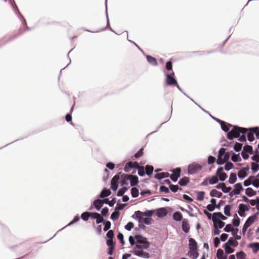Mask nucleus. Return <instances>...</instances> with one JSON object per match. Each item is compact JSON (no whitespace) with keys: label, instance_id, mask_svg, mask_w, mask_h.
I'll return each instance as SVG.
<instances>
[{"label":"nucleus","instance_id":"obj_1","mask_svg":"<svg viewBox=\"0 0 259 259\" xmlns=\"http://www.w3.org/2000/svg\"><path fill=\"white\" fill-rule=\"evenodd\" d=\"M247 132L248 129L246 128L233 125L229 132L227 134V138L230 140L238 138V141L244 142L246 141L245 134Z\"/></svg>","mask_w":259,"mask_h":259},{"label":"nucleus","instance_id":"obj_2","mask_svg":"<svg viewBox=\"0 0 259 259\" xmlns=\"http://www.w3.org/2000/svg\"><path fill=\"white\" fill-rule=\"evenodd\" d=\"M165 76V83L168 86H175L177 84V80L175 78V73L172 72L171 73H168L166 71L163 70Z\"/></svg>","mask_w":259,"mask_h":259},{"label":"nucleus","instance_id":"obj_3","mask_svg":"<svg viewBox=\"0 0 259 259\" xmlns=\"http://www.w3.org/2000/svg\"><path fill=\"white\" fill-rule=\"evenodd\" d=\"M153 214L152 210H147L145 212H142L140 210L136 211L134 214L133 215V218L138 220V222L140 223L143 219L144 216L146 218H150Z\"/></svg>","mask_w":259,"mask_h":259},{"label":"nucleus","instance_id":"obj_4","mask_svg":"<svg viewBox=\"0 0 259 259\" xmlns=\"http://www.w3.org/2000/svg\"><path fill=\"white\" fill-rule=\"evenodd\" d=\"M259 214L258 211L254 213L250 217H249L246 221L245 224L243 225V228H242V233L243 234L245 233V232L246 231V230L248 228L250 227V226L253 223L255 220L256 219L257 215Z\"/></svg>","mask_w":259,"mask_h":259},{"label":"nucleus","instance_id":"obj_5","mask_svg":"<svg viewBox=\"0 0 259 259\" xmlns=\"http://www.w3.org/2000/svg\"><path fill=\"white\" fill-rule=\"evenodd\" d=\"M202 169V166L196 163L189 164L188 167V173L189 175H193L196 174L198 171Z\"/></svg>","mask_w":259,"mask_h":259},{"label":"nucleus","instance_id":"obj_6","mask_svg":"<svg viewBox=\"0 0 259 259\" xmlns=\"http://www.w3.org/2000/svg\"><path fill=\"white\" fill-rule=\"evenodd\" d=\"M135 239L136 240L138 244H145L146 246L145 248H149L150 247V243L147 241L146 238L143 237L141 235H136L135 236Z\"/></svg>","mask_w":259,"mask_h":259},{"label":"nucleus","instance_id":"obj_7","mask_svg":"<svg viewBox=\"0 0 259 259\" xmlns=\"http://www.w3.org/2000/svg\"><path fill=\"white\" fill-rule=\"evenodd\" d=\"M120 179V177L118 175L114 176L111 181V189L115 191L117 190L118 187V181Z\"/></svg>","mask_w":259,"mask_h":259},{"label":"nucleus","instance_id":"obj_8","mask_svg":"<svg viewBox=\"0 0 259 259\" xmlns=\"http://www.w3.org/2000/svg\"><path fill=\"white\" fill-rule=\"evenodd\" d=\"M235 189L229 193V195L232 197L234 195H239L241 191L243 190L242 184L240 183H237L234 185Z\"/></svg>","mask_w":259,"mask_h":259},{"label":"nucleus","instance_id":"obj_9","mask_svg":"<svg viewBox=\"0 0 259 259\" xmlns=\"http://www.w3.org/2000/svg\"><path fill=\"white\" fill-rule=\"evenodd\" d=\"M133 168H139V163L137 161L133 162L129 161L125 165L124 167V170L128 172L130 171V169Z\"/></svg>","mask_w":259,"mask_h":259},{"label":"nucleus","instance_id":"obj_10","mask_svg":"<svg viewBox=\"0 0 259 259\" xmlns=\"http://www.w3.org/2000/svg\"><path fill=\"white\" fill-rule=\"evenodd\" d=\"M226 149L224 148H221L218 152V159L217 160V163L219 165L224 164V161H222V158L224 157V154H225Z\"/></svg>","mask_w":259,"mask_h":259},{"label":"nucleus","instance_id":"obj_11","mask_svg":"<svg viewBox=\"0 0 259 259\" xmlns=\"http://www.w3.org/2000/svg\"><path fill=\"white\" fill-rule=\"evenodd\" d=\"M10 3H11L13 9L15 11L16 13L18 15V16H20L22 18V19H23V21L22 22V24H23L24 25H26V21H25V19L24 18V17L22 16H21V15L20 14V13L18 10V9L17 8V6H16V4L15 3L14 1L10 0Z\"/></svg>","mask_w":259,"mask_h":259},{"label":"nucleus","instance_id":"obj_12","mask_svg":"<svg viewBox=\"0 0 259 259\" xmlns=\"http://www.w3.org/2000/svg\"><path fill=\"white\" fill-rule=\"evenodd\" d=\"M132 252L136 255L141 257L144 258H148L150 257V254L146 252H144L143 251H132Z\"/></svg>","mask_w":259,"mask_h":259},{"label":"nucleus","instance_id":"obj_13","mask_svg":"<svg viewBox=\"0 0 259 259\" xmlns=\"http://www.w3.org/2000/svg\"><path fill=\"white\" fill-rule=\"evenodd\" d=\"M189 249L191 250L194 251L197 248V244L196 241L193 238H190L189 239Z\"/></svg>","mask_w":259,"mask_h":259},{"label":"nucleus","instance_id":"obj_14","mask_svg":"<svg viewBox=\"0 0 259 259\" xmlns=\"http://www.w3.org/2000/svg\"><path fill=\"white\" fill-rule=\"evenodd\" d=\"M232 125L225 121L221 125V129L226 133H228L232 127Z\"/></svg>","mask_w":259,"mask_h":259},{"label":"nucleus","instance_id":"obj_15","mask_svg":"<svg viewBox=\"0 0 259 259\" xmlns=\"http://www.w3.org/2000/svg\"><path fill=\"white\" fill-rule=\"evenodd\" d=\"M182 230L186 233L189 232L190 226L187 219L183 220L182 225Z\"/></svg>","mask_w":259,"mask_h":259},{"label":"nucleus","instance_id":"obj_16","mask_svg":"<svg viewBox=\"0 0 259 259\" xmlns=\"http://www.w3.org/2000/svg\"><path fill=\"white\" fill-rule=\"evenodd\" d=\"M167 214V211L165 208L162 207L159 208L157 211V215L158 218H163Z\"/></svg>","mask_w":259,"mask_h":259},{"label":"nucleus","instance_id":"obj_17","mask_svg":"<svg viewBox=\"0 0 259 259\" xmlns=\"http://www.w3.org/2000/svg\"><path fill=\"white\" fill-rule=\"evenodd\" d=\"M121 178L122 181H121V186H124L127 184V181L131 179V175L123 174L121 175Z\"/></svg>","mask_w":259,"mask_h":259},{"label":"nucleus","instance_id":"obj_18","mask_svg":"<svg viewBox=\"0 0 259 259\" xmlns=\"http://www.w3.org/2000/svg\"><path fill=\"white\" fill-rule=\"evenodd\" d=\"M146 57L147 58V61L149 64L153 66L157 65V61L154 57L149 55H146Z\"/></svg>","mask_w":259,"mask_h":259},{"label":"nucleus","instance_id":"obj_19","mask_svg":"<svg viewBox=\"0 0 259 259\" xmlns=\"http://www.w3.org/2000/svg\"><path fill=\"white\" fill-rule=\"evenodd\" d=\"M94 206L97 210H99L103 205L102 200L100 199H96L93 202Z\"/></svg>","mask_w":259,"mask_h":259},{"label":"nucleus","instance_id":"obj_20","mask_svg":"<svg viewBox=\"0 0 259 259\" xmlns=\"http://www.w3.org/2000/svg\"><path fill=\"white\" fill-rule=\"evenodd\" d=\"M248 247L252 249L253 252L255 253L259 250V243L253 242L249 244Z\"/></svg>","mask_w":259,"mask_h":259},{"label":"nucleus","instance_id":"obj_21","mask_svg":"<svg viewBox=\"0 0 259 259\" xmlns=\"http://www.w3.org/2000/svg\"><path fill=\"white\" fill-rule=\"evenodd\" d=\"M169 175L168 172L158 173L155 175L154 178L157 180H161L168 177Z\"/></svg>","mask_w":259,"mask_h":259},{"label":"nucleus","instance_id":"obj_22","mask_svg":"<svg viewBox=\"0 0 259 259\" xmlns=\"http://www.w3.org/2000/svg\"><path fill=\"white\" fill-rule=\"evenodd\" d=\"M247 139L249 142H252L254 140V131L251 128L248 130Z\"/></svg>","mask_w":259,"mask_h":259},{"label":"nucleus","instance_id":"obj_23","mask_svg":"<svg viewBox=\"0 0 259 259\" xmlns=\"http://www.w3.org/2000/svg\"><path fill=\"white\" fill-rule=\"evenodd\" d=\"M111 194V191L109 189L104 188L101 191L99 197L101 198H104V197H107Z\"/></svg>","mask_w":259,"mask_h":259},{"label":"nucleus","instance_id":"obj_24","mask_svg":"<svg viewBox=\"0 0 259 259\" xmlns=\"http://www.w3.org/2000/svg\"><path fill=\"white\" fill-rule=\"evenodd\" d=\"M209 195L211 197H215L219 198H221L222 196V193L215 189L212 190L210 192Z\"/></svg>","mask_w":259,"mask_h":259},{"label":"nucleus","instance_id":"obj_25","mask_svg":"<svg viewBox=\"0 0 259 259\" xmlns=\"http://www.w3.org/2000/svg\"><path fill=\"white\" fill-rule=\"evenodd\" d=\"M173 219L176 221H181L183 219L182 214L179 211H176L173 213Z\"/></svg>","mask_w":259,"mask_h":259},{"label":"nucleus","instance_id":"obj_26","mask_svg":"<svg viewBox=\"0 0 259 259\" xmlns=\"http://www.w3.org/2000/svg\"><path fill=\"white\" fill-rule=\"evenodd\" d=\"M189 178L188 177H185L180 180L179 184L181 186H185L189 183Z\"/></svg>","mask_w":259,"mask_h":259},{"label":"nucleus","instance_id":"obj_27","mask_svg":"<svg viewBox=\"0 0 259 259\" xmlns=\"http://www.w3.org/2000/svg\"><path fill=\"white\" fill-rule=\"evenodd\" d=\"M146 246L145 244H137L133 248V251H143V249H148V248H145Z\"/></svg>","mask_w":259,"mask_h":259},{"label":"nucleus","instance_id":"obj_28","mask_svg":"<svg viewBox=\"0 0 259 259\" xmlns=\"http://www.w3.org/2000/svg\"><path fill=\"white\" fill-rule=\"evenodd\" d=\"M245 194L249 197H252L256 194V192L251 188H247L245 190Z\"/></svg>","mask_w":259,"mask_h":259},{"label":"nucleus","instance_id":"obj_29","mask_svg":"<svg viewBox=\"0 0 259 259\" xmlns=\"http://www.w3.org/2000/svg\"><path fill=\"white\" fill-rule=\"evenodd\" d=\"M217 256L218 259H227V255L224 254V251L222 249H219L217 251Z\"/></svg>","mask_w":259,"mask_h":259},{"label":"nucleus","instance_id":"obj_30","mask_svg":"<svg viewBox=\"0 0 259 259\" xmlns=\"http://www.w3.org/2000/svg\"><path fill=\"white\" fill-rule=\"evenodd\" d=\"M175 86L177 87V88L179 90V91H180L182 93H183L186 96H187L188 98H189L192 101H193V102H194L196 105H197L198 106V107L201 108L202 110H203L204 112H207L208 113V112H207L206 110H205L204 109H203L200 105H199L198 104H197L195 102V101L193 100V99H192L191 98L189 97L186 93H185L183 90L180 88V87L179 86L178 83H177V84H176Z\"/></svg>","mask_w":259,"mask_h":259},{"label":"nucleus","instance_id":"obj_31","mask_svg":"<svg viewBox=\"0 0 259 259\" xmlns=\"http://www.w3.org/2000/svg\"><path fill=\"white\" fill-rule=\"evenodd\" d=\"M225 244H227L228 245H229L230 246H232L234 247L237 246L238 244V242L232 237L230 238L228 242Z\"/></svg>","mask_w":259,"mask_h":259},{"label":"nucleus","instance_id":"obj_32","mask_svg":"<svg viewBox=\"0 0 259 259\" xmlns=\"http://www.w3.org/2000/svg\"><path fill=\"white\" fill-rule=\"evenodd\" d=\"M130 180L131 185L133 187L137 185L139 182L138 177L136 176H134L132 178V176L131 175V179Z\"/></svg>","mask_w":259,"mask_h":259},{"label":"nucleus","instance_id":"obj_33","mask_svg":"<svg viewBox=\"0 0 259 259\" xmlns=\"http://www.w3.org/2000/svg\"><path fill=\"white\" fill-rule=\"evenodd\" d=\"M145 172L147 175L150 176L152 174L154 168L153 166L150 165H146L145 166Z\"/></svg>","mask_w":259,"mask_h":259},{"label":"nucleus","instance_id":"obj_34","mask_svg":"<svg viewBox=\"0 0 259 259\" xmlns=\"http://www.w3.org/2000/svg\"><path fill=\"white\" fill-rule=\"evenodd\" d=\"M234 217H235V218L233 219L232 220V224L234 226L237 227L239 226L240 223V219L236 213H235Z\"/></svg>","mask_w":259,"mask_h":259},{"label":"nucleus","instance_id":"obj_35","mask_svg":"<svg viewBox=\"0 0 259 259\" xmlns=\"http://www.w3.org/2000/svg\"><path fill=\"white\" fill-rule=\"evenodd\" d=\"M236 256L237 259H248L246 258V253L243 251H240L236 253Z\"/></svg>","mask_w":259,"mask_h":259},{"label":"nucleus","instance_id":"obj_36","mask_svg":"<svg viewBox=\"0 0 259 259\" xmlns=\"http://www.w3.org/2000/svg\"><path fill=\"white\" fill-rule=\"evenodd\" d=\"M231 160L235 162L241 161L242 160L239 154H235V153H233L231 156Z\"/></svg>","mask_w":259,"mask_h":259},{"label":"nucleus","instance_id":"obj_37","mask_svg":"<svg viewBox=\"0 0 259 259\" xmlns=\"http://www.w3.org/2000/svg\"><path fill=\"white\" fill-rule=\"evenodd\" d=\"M213 215L215 219H218L223 221H225L227 219V218L220 212H214L213 213Z\"/></svg>","mask_w":259,"mask_h":259},{"label":"nucleus","instance_id":"obj_38","mask_svg":"<svg viewBox=\"0 0 259 259\" xmlns=\"http://www.w3.org/2000/svg\"><path fill=\"white\" fill-rule=\"evenodd\" d=\"M242 151H244V152H247L250 154L253 152L252 147L249 145L244 146Z\"/></svg>","mask_w":259,"mask_h":259},{"label":"nucleus","instance_id":"obj_39","mask_svg":"<svg viewBox=\"0 0 259 259\" xmlns=\"http://www.w3.org/2000/svg\"><path fill=\"white\" fill-rule=\"evenodd\" d=\"M237 181V177L235 174L231 173L230 175L229 183L230 184H233Z\"/></svg>","mask_w":259,"mask_h":259},{"label":"nucleus","instance_id":"obj_40","mask_svg":"<svg viewBox=\"0 0 259 259\" xmlns=\"http://www.w3.org/2000/svg\"><path fill=\"white\" fill-rule=\"evenodd\" d=\"M223 247L225 249V252L227 253V254H230V253H232L234 252V249L232 248L231 247V246H230L229 245H227L226 244H225L223 246Z\"/></svg>","mask_w":259,"mask_h":259},{"label":"nucleus","instance_id":"obj_41","mask_svg":"<svg viewBox=\"0 0 259 259\" xmlns=\"http://www.w3.org/2000/svg\"><path fill=\"white\" fill-rule=\"evenodd\" d=\"M131 194L133 198H136L139 196V190L136 187H133L131 190Z\"/></svg>","mask_w":259,"mask_h":259},{"label":"nucleus","instance_id":"obj_42","mask_svg":"<svg viewBox=\"0 0 259 259\" xmlns=\"http://www.w3.org/2000/svg\"><path fill=\"white\" fill-rule=\"evenodd\" d=\"M251 169L253 172H256L259 170V164L258 163H255L252 162L251 163Z\"/></svg>","mask_w":259,"mask_h":259},{"label":"nucleus","instance_id":"obj_43","mask_svg":"<svg viewBox=\"0 0 259 259\" xmlns=\"http://www.w3.org/2000/svg\"><path fill=\"white\" fill-rule=\"evenodd\" d=\"M79 220V218L78 216H75L74 219H73V220L72 221H71L68 225H67L66 226H65L64 228H62L61 230H59L57 232H59V231L62 230L63 229H64L65 228L68 227V226H70L72 225H73V224H74L75 223L78 222Z\"/></svg>","mask_w":259,"mask_h":259},{"label":"nucleus","instance_id":"obj_44","mask_svg":"<svg viewBox=\"0 0 259 259\" xmlns=\"http://www.w3.org/2000/svg\"><path fill=\"white\" fill-rule=\"evenodd\" d=\"M203 213H204V214H205L207 216V217L208 219H209V220L211 219L213 222V221L215 222V219L213 215V214H212L211 213L208 212V211L206 209H204L203 210Z\"/></svg>","mask_w":259,"mask_h":259},{"label":"nucleus","instance_id":"obj_45","mask_svg":"<svg viewBox=\"0 0 259 259\" xmlns=\"http://www.w3.org/2000/svg\"><path fill=\"white\" fill-rule=\"evenodd\" d=\"M231 205H226L224 207V213L228 217L231 216Z\"/></svg>","mask_w":259,"mask_h":259},{"label":"nucleus","instance_id":"obj_46","mask_svg":"<svg viewBox=\"0 0 259 259\" xmlns=\"http://www.w3.org/2000/svg\"><path fill=\"white\" fill-rule=\"evenodd\" d=\"M137 168L138 169V174L140 176L143 177L145 175V174H146V172H145V170L144 169V168L143 166H140L139 165V168Z\"/></svg>","mask_w":259,"mask_h":259},{"label":"nucleus","instance_id":"obj_47","mask_svg":"<svg viewBox=\"0 0 259 259\" xmlns=\"http://www.w3.org/2000/svg\"><path fill=\"white\" fill-rule=\"evenodd\" d=\"M127 188L126 187H122V188L120 189L117 193V196H122L124 195V194L125 192L127 190Z\"/></svg>","mask_w":259,"mask_h":259},{"label":"nucleus","instance_id":"obj_48","mask_svg":"<svg viewBox=\"0 0 259 259\" xmlns=\"http://www.w3.org/2000/svg\"><path fill=\"white\" fill-rule=\"evenodd\" d=\"M238 176L239 178L243 179L247 176V173L244 170H240L238 172Z\"/></svg>","mask_w":259,"mask_h":259},{"label":"nucleus","instance_id":"obj_49","mask_svg":"<svg viewBox=\"0 0 259 259\" xmlns=\"http://www.w3.org/2000/svg\"><path fill=\"white\" fill-rule=\"evenodd\" d=\"M171 171L174 174V175L177 178H179L181 176V169L180 167L173 169Z\"/></svg>","mask_w":259,"mask_h":259},{"label":"nucleus","instance_id":"obj_50","mask_svg":"<svg viewBox=\"0 0 259 259\" xmlns=\"http://www.w3.org/2000/svg\"><path fill=\"white\" fill-rule=\"evenodd\" d=\"M205 192L204 191H199L197 192V199L198 201H202L204 199Z\"/></svg>","mask_w":259,"mask_h":259},{"label":"nucleus","instance_id":"obj_51","mask_svg":"<svg viewBox=\"0 0 259 259\" xmlns=\"http://www.w3.org/2000/svg\"><path fill=\"white\" fill-rule=\"evenodd\" d=\"M169 188H170V190L173 192H177L179 190H182V188H179V187L178 186V185H172L171 184V185L169 186Z\"/></svg>","mask_w":259,"mask_h":259},{"label":"nucleus","instance_id":"obj_52","mask_svg":"<svg viewBox=\"0 0 259 259\" xmlns=\"http://www.w3.org/2000/svg\"><path fill=\"white\" fill-rule=\"evenodd\" d=\"M242 148V144L239 143H235L234 146V149L236 152H239Z\"/></svg>","mask_w":259,"mask_h":259},{"label":"nucleus","instance_id":"obj_53","mask_svg":"<svg viewBox=\"0 0 259 259\" xmlns=\"http://www.w3.org/2000/svg\"><path fill=\"white\" fill-rule=\"evenodd\" d=\"M90 217V212L85 211L83 212L81 215V218L84 221H87Z\"/></svg>","mask_w":259,"mask_h":259},{"label":"nucleus","instance_id":"obj_54","mask_svg":"<svg viewBox=\"0 0 259 259\" xmlns=\"http://www.w3.org/2000/svg\"><path fill=\"white\" fill-rule=\"evenodd\" d=\"M229 158H230V153L228 152H226L225 151V154H224V157L222 158V161H224V164L225 162H227V161H229Z\"/></svg>","mask_w":259,"mask_h":259},{"label":"nucleus","instance_id":"obj_55","mask_svg":"<svg viewBox=\"0 0 259 259\" xmlns=\"http://www.w3.org/2000/svg\"><path fill=\"white\" fill-rule=\"evenodd\" d=\"M119 215V212L118 211L115 210L114 212H113L111 213L110 218L112 220L115 221L118 218Z\"/></svg>","mask_w":259,"mask_h":259},{"label":"nucleus","instance_id":"obj_56","mask_svg":"<svg viewBox=\"0 0 259 259\" xmlns=\"http://www.w3.org/2000/svg\"><path fill=\"white\" fill-rule=\"evenodd\" d=\"M104 224V227L103 228V231L105 232H106L108 231L111 227V223L108 221H105V222L103 223Z\"/></svg>","mask_w":259,"mask_h":259},{"label":"nucleus","instance_id":"obj_57","mask_svg":"<svg viewBox=\"0 0 259 259\" xmlns=\"http://www.w3.org/2000/svg\"><path fill=\"white\" fill-rule=\"evenodd\" d=\"M225 163V169L226 170L228 171L233 168V164L232 162L227 161Z\"/></svg>","mask_w":259,"mask_h":259},{"label":"nucleus","instance_id":"obj_58","mask_svg":"<svg viewBox=\"0 0 259 259\" xmlns=\"http://www.w3.org/2000/svg\"><path fill=\"white\" fill-rule=\"evenodd\" d=\"M134 227V223L132 222H128L125 226L124 228L127 231H131Z\"/></svg>","mask_w":259,"mask_h":259},{"label":"nucleus","instance_id":"obj_59","mask_svg":"<svg viewBox=\"0 0 259 259\" xmlns=\"http://www.w3.org/2000/svg\"><path fill=\"white\" fill-rule=\"evenodd\" d=\"M217 176L219 177V180L221 181H224L227 178V175L225 172H222L220 174V175H218Z\"/></svg>","mask_w":259,"mask_h":259},{"label":"nucleus","instance_id":"obj_60","mask_svg":"<svg viewBox=\"0 0 259 259\" xmlns=\"http://www.w3.org/2000/svg\"><path fill=\"white\" fill-rule=\"evenodd\" d=\"M117 237V239L120 241L122 245H123L125 244V242L123 239V235L121 233L119 232Z\"/></svg>","mask_w":259,"mask_h":259},{"label":"nucleus","instance_id":"obj_61","mask_svg":"<svg viewBox=\"0 0 259 259\" xmlns=\"http://www.w3.org/2000/svg\"><path fill=\"white\" fill-rule=\"evenodd\" d=\"M218 182V179L215 176H212L209 181V183L211 185L215 184Z\"/></svg>","mask_w":259,"mask_h":259},{"label":"nucleus","instance_id":"obj_62","mask_svg":"<svg viewBox=\"0 0 259 259\" xmlns=\"http://www.w3.org/2000/svg\"><path fill=\"white\" fill-rule=\"evenodd\" d=\"M172 69V62L171 61H170L167 62L166 63L165 69H164V70H165V71H166L165 70H171Z\"/></svg>","mask_w":259,"mask_h":259},{"label":"nucleus","instance_id":"obj_63","mask_svg":"<svg viewBox=\"0 0 259 259\" xmlns=\"http://www.w3.org/2000/svg\"><path fill=\"white\" fill-rule=\"evenodd\" d=\"M125 205V204L118 203L116 207H115V210L118 211L120 210H122L123 209Z\"/></svg>","mask_w":259,"mask_h":259},{"label":"nucleus","instance_id":"obj_64","mask_svg":"<svg viewBox=\"0 0 259 259\" xmlns=\"http://www.w3.org/2000/svg\"><path fill=\"white\" fill-rule=\"evenodd\" d=\"M189 256L193 259H196L198 256V253L196 250H194L193 251V252L190 253Z\"/></svg>","mask_w":259,"mask_h":259}]
</instances>
